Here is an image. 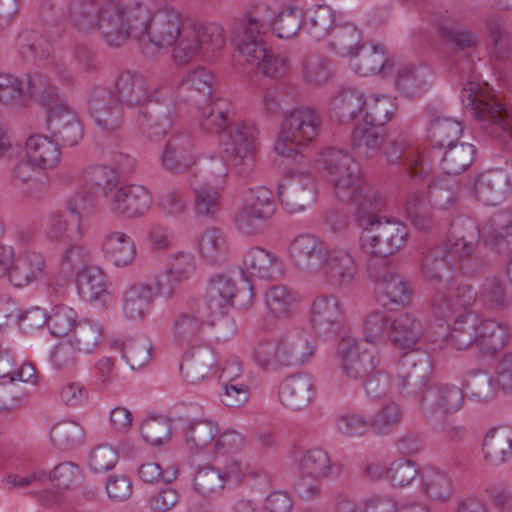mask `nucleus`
<instances>
[{"label":"nucleus","instance_id":"obj_1","mask_svg":"<svg viewBox=\"0 0 512 512\" xmlns=\"http://www.w3.org/2000/svg\"><path fill=\"white\" fill-rule=\"evenodd\" d=\"M68 16L75 29L97 31L112 47H120L131 38L173 50L190 25L174 6L165 5L152 14L142 3L122 0H71Z\"/></svg>","mask_w":512,"mask_h":512},{"label":"nucleus","instance_id":"obj_2","mask_svg":"<svg viewBox=\"0 0 512 512\" xmlns=\"http://www.w3.org/2000/svg\"><path fill=\"white\" fill-rule=\"evenodd\" d=\"M316 164L332 188L333 197L354 206V218L363 230L362 249L377 265L405 246L408 229L395 219L382 220L383 201L379 192L363 177L360 165L346 150L328 147L319 152Z\"/></svg>","mask_w":512,"mask_h":512},{"label":"nucleus","instance_id":"obj_3","mask_svg":"<svg viewBox=\"0 0 512 512\" xmlns=\"http://www.w3.org/2000/svg\"><path fill=\"white\" fill-rule=\"evenodd\" d=\"M316 346L303 330L285 333L279 340L263 338L255 342L251 356L262 369L303 365L314 355Z\"/></svg>","mask_w":512,"mask_h":512},{"label":"nucleus","instance_id":"obj_4","mask_svg":"<svg viewBox=\"0 0 512 512\" xmlns=\"http://www.w3.org/2000/svg\"><path fill=\"white\" fill-rule=\"evenodd\" d=\"M227 174L225 162L220 158H211L189 178L197 216L211 219L219 213Z\"/></svg>","mask_w":512,"mask_h":512},{"label":"nucleus","instance_id":"obj_5","mask_svg":"<svg viewBox=\"0 0 512 512\" xmlns=\"http://www.w3.org/2000/svg\"><path fill=\"white\" fill-rule=\"evenodd\" d=\"M320 127L321 116L315 109L303 106L288 111L275 141L276 153L287 158L298 156L303 159L297 148L313 141Z\"/></svg>","mask_w":512,"mask_h":512},{"label":"nucleus","instance_id":"obj_6","mask_svg":"<svg viewBox=\"0 0 512 512\" xmlns=\"http://www.w3.org/2000/svg\"><path fill=\"white\" fill-rule=\"evenodd\" d=\"M480 229L470 218H459L449 230L450 249L454 269L464 276L474 277L483 271L485 259L478 249Z\"/></svg>","mask_w":512,"mask_h":512},{"label":"nucleus","instance_id":"obj_7","mask_svg":"<svg viewBox=\"0 0 512 512\" xmlns=\"http://www.w3.org/2000/svg\"><path fill=\"white\" fill-rule=\"evenodd\" d=\"M224 46L225 34L221 26L215 23L193 24L184 31L171 57L177 65H186L196 56L212 60Z\"/></svg>","mask_w":512,"mask_h":512},{"label":"nucleus","instance_id":"obj_8","mask_svg":"<svg viewBox=\"0 0 512 512\" xmlns=\"http://www.w3.org/2000/svg\"><path fill=\"white\" fill-rule=\"evenodd\" d=\"M276 211L273 192L265 186L249 188L241 208L235 213V228L244 235H258Z\"/></svg>","mask_w":512,"mask_h":512},{"label":"nucleus","instance_id":"obj_9","mask_svg":"<svg viewBox=\"0 0 512 512\" xmlns=\"http://www.w3.org/2000/svg\"><path fill=\"white\" fill-rule=\"evenodd\" d=\"M337 365L349 381H361L381 363L376 346L359 338H343L337 348Z\"/></svg>","mask_w":512,"mask_h":512},{"label":"nucleus","instance_id":"obj_10","mask_svg":"<svg viewBox=\"0 0 512 512\" xmlns=\"http://www.w3.org/2000/svg\"><path fill=\"white\" fill-rule=\"evenodd\" d=\"M268 28L265 20L250 15L246 18L237 39L234 54L236 68L246 74H255L267 54L262 35Z\"/></svg>","mask_w":512,"mask_h":512},{"label":"nucleus","instance_id":"obj_11","mask_svg":"<svg viewBox=\"0 0 512 512\" xmlns=\"http://www.w3.org/2000/svg\"><path fill=\"white\" fill-rule=\"evenodd\" d=\"M258 130L252 123H231L227 131L220 134L222 146L231 164L239 173H247L254 165Z\"/></svg>","mask_w":512,"mask_h":512},{"label":"nucleus","instance_id":"obj_12","mask_svg":"<svg viewBox=\"0 0 512 512\" xmlns=\"http://www.w3.org/2000/svg\"><path fill=\"white\" fill-rule=\"evenodd\" d=\"M170 90L172 89L164 86L149 89L147 79L142 74L123 71L116 78L113 95L121 107L131 109L142 108L148 103L165 99Z\"/></svg>","mask_w":512,"mask_h":512},{"label":"nucleus","instance_id":"obj_13","mask_svg":"<svg viewBox=\"0 0 512 512\" xmlns=\"http://www.w3.org/2000/svg\"><path fill=\"white\" fill-rule=\"evenodd\" d=\"M429 371V358L424 352L407 351L400 358L392 389L402 396L421 394L427 386Z\"/></svg>","mask_w":512,"mask_h":512},{"label":"nucleus","instance_id":"obj_14","mask_svg":"<svg viewBox=\"0 0 512 512\" xmlns=\"http://www.w3.org/2000/svg\"><path fill=\"white\" fill-rule=\"evenodd\" d=\"M383 155L389 164L402 166L414 179H424L431 172V164L425 158L424 151L407 136L399 135L390 139Z\"/></svg>","mask_w":512,"mask_h":512},{"label":"nucleus","instance_id":"obj_15","mask_svg":"<svg viewBox=\"0 0 512 512\" xmlns=\"http://www.w3.org/2000/svg\"><path fill=\"white\" fill-rule=\"evenodd\" d=\"M369 277L375 282L377 302L386 308L404 305L408 302L410 289L408 283L386 264L377 265L376 260L368 262Z\"/></svg>","mask_w":512,"mask_h":512},{"label":"nucleus","instance_id":"obj_16","mask_svg":"<svg viewBox=\"0 0 512 512\" xmlns=\"http://www.w3.org/2000/svg\"><path fill=\"white\" fill-rule=\"evenodd\" d=\"M178 116V109L172 90L165 99L154 101L137 118L141 134L151 142L160 141L172 129Z\"/></svg>","mask_w":512,"mask_h":512},{"label":"nucleus","instance_id":"obj_17","mask_svg":"<svg viewBox=\"0 0 512 512\" xmlns=\"http://www.w3.org/2000/svg\"><path fill=\"white\" fill-rule=\"evenodd\" d=\"M197 160L198 153L192 136L183 131L171 135L159 153L161 168L174 175L185 173Z\"/></svg>","mask_w":512,"mask_h":512},{"label":"nucleus","instance_id":"obj_18","mask_svg":"<svg viewBox=\"0 0 512 512\" xmlns=\"http://www.w3.org/2000/svg\"><path fill=\"white\" fill-rule=\"evenodd\" d=\"M106 206L116 217L135 219L142 217L152 205L150 191L140 185H120L110 191Z\"/></svg>","mask_w":512,"mask_h":512},{"label":"nucleus","instance_id":"obj_19","mask_svg":"<svg viewBox=\"0 0 512 512\" xmlns=\"http://www.w3.org/2000/svg\"><path fill=\"white\" fill-rule=\"evenodd\" d=\"M326 283L335 289L351 287L358 274V264L354 253L344 247L330 248L321 267Z\"/></svg>","mask_w":512,"mask_h":512},{"label":"nucleus","instance_id":"obj_20","mask_svg":"<svg viewBox=\"0 0 512 512\" xmlns=\"http://www.w3.org/2000/svg\"><path fill=\"white\" fill-rule=\"evenodd\" d=\"M316 189L313 177L307 171L293 172L278 188L282 207L288 213L304 211L315 201Z\"/></svg>","mask_w":512,"mask_h":512},{"label":"nucleus","instance_id":"obj_21","mask_svg":"<svg viewBox=\"0 0 512 512\" xmlns=\"http://www.w3.org/2000/svg\"><path fill=\"white\" fill-rule=\"evenodd\" d=\"M329 249L319 237L300 234L289 245V257L298 270L312 275L320 271Z\"/></svg>","mask_w":512,"mask_h":512},{"label":"nucleus","instance_id":"obj_22","mask_svg":"<svg viewBox=\"0 0 512 512\" xmlns=\"http://www.w3.org/2000/svg\"><path fill=\"white\" fill-rule=\"evenodd\" d=\"M342 316V303L334 294H318L311 302L310 323L315 333L320 337L327 338L337 333Z\"/></svg>","mask_w":512,"mask_h":512},{"label":"nucleus","instance_id":"obj_23","mask_svg":"<svg viewBox=\"0 0 512 512\" xmlns=\"http://www.w3.org/2000/svg\"><path fill=\"white\" fill-rule=\"evenodd\" d=\"M452 290L448 284L437 287L431 298L433 314L442 320H447L453 315L462 314L477 300V293L469 284H459L453 290L454 300L451 298Z\"/></svg>","mask_w":512,"mask_h":512},{"label":"nucleus","instance_id":"obj_24","mask_svg":"<svg viewBox=\"0 0 512 512\" xmlns=\"http://www.w3.org/2000/svg\"><path fill=\"white\" fill-rule=\"evenodd\" d=\"M464 394L453 384L435 386L421 397L420 406L428 421H436L440 416L457 412L463 404Z\"/></svg>","mask_w":512,"mask_h":512},{"label":"nucleus","instance_id":"obj_25","mask_svg":"<svg viewBox=\"0 0 512 512\" xmlns=\"http://www.w3.org/2000/svg\"><path fill=\"white\" fill-rule=\"evenodd\" d=\"M119 106L113 92L108 88L96 86L91 90L89 113L101 130L114 132L121 127L122 114Z\"/></svg>","mask_w":512,"mask_h":512},{"label":"nucleus","instance_id":"obj_26","mask_svg":"<svg viewBox=\"0 0 512 512\" xmlns=\"http://www.w3.org/2000/svg\"><path fill=\"white\" fill-rule=\"evenodd\" d=\"M195 268L196 263L193 254L184 251L171 254L166 269L163 272L165 280L156 278V293L167 299L172 298L179 285L192 276Z\"/></svg>","mask_w":512,"mask_h":512},{"label":"nucleus","instance_id":"obj_27","mask_svg":"<svg viewBox=\"0 0 512 512\" xmlns=\"http://www.w3.org/2000/svg\"><path fill=\"white\" fill-rule=\"evenodd\" d=\"M99 249L103 258L117 268H126L136 260L137 247L134 239L121 230H108L101 236Z\"/></svg>","mask_w":512,"mask_h":512},{"label":"nucleus","instance_id":"obj_28","mask_svg":"<svg viewBox=\"0 0 512 512\" xmlns=\"http://www.w3.org/2000/svg\"><path fill=\"white\" fill-rule=\"evenodd\" d=\"M419 480L420 493L433 503H447L455 493L454 479L443 468L426 465L419 470Z\"/></svg>","mask_w":512,"mask_h":512},{"label":"nucleus","instance_id":"obj_29","mask_svg":"<svg viewBox=\"0 0 512 512\" xmlns=\"http://www.w3.org/2000/svg\"><path fill=\"white\" fill-rule=\"evenodd\" d=\"M315 384L308 374H296L284 379L279 385V402L287 409L301 411L313 401Z\"/></svg>","mask_w":512,"mask_h":512},{"label":"nucleus","instance_id":"obj_30","mask_svg":"<svg viewBox=\"0 0 512 512\" xmlns=\"http://www.w3.org/2000/svg\"><path fill=\"white\" fill-rule=\"evenodd\" d=\"M220 471L225 484H247L260 491H266L271 484L267 471L241 459H229Z\"/></svg>","mask_w":512,"mask_h":512},{"label":"nucleus","instance_id":"obj_31","mask_svg":"<svg viewBox=\"0 0 512 512\" xmlns=\"http://www.w3.org/2000/svg\"><path fill=\"white\" fill-rule=\"evenodd\" d=\"M452 251L450 249L449 238L433 248L429 249L423 257L422 273L424 277L439 284H449L452 280L451 272L454 269L452 260Z\"/></svg>","mask_w":512,"mask_h":512},{"label":"nucleus","instance_id":"obj_32","mask_svg":"<svg viewBox=\"0 0 512 512\" xmlns=\"http://www.w3.org/2000/svg\"><path fill=\"white\" fill-rule=\"evenodd\" d=\"M45 269L46 259L42 253L24 250L14 256L9 270V281L16 287H24L40 279Z\"/></svg>","mask_w":512,"mask_h":512},{"label":"nucleus","instance_id":"obj_33","mask_svg":"<svg viewBox=\"0 0 512 512\" xmlns=\"http://www.w3.org/2000/svg\"><path fill=\"white\" fill-rule=\"evenodd\" d=\"M205 324V317L196 300L182 308L174 317L172 337L178 344L190 343L198 339Z\"/></svg>","mask_w":512,"mask_h":512},{"label":"nucleus","instance_id":"obj_34","mask_svg":"<svg viewBox=\"0 0 512 512\" xmlns=\"http://www.w3.org/2000/svg\"><path fill=\"white\" fill-rule=\"evenodd\" d=\"M243 275L272 280L281 275V262L277 254L261 247L248 249L243 256Z\"/></svg>","mask_w":512,"mask_h":512},{"label":"nucleus","instance_id":"obj_35","mask_svg":"<svg viewBox=\"0 0 512 512\" xmlns=\"http://www.w3.org/2000/svg\"><path fill=\"white\" fill-rule=\"evenodd\" d=\"M236 296L235 282L225 274H217L210 278L206 289L205 303L209 317L222 316L233 305Z\"/></svg>","mask_w":512,"mask_h":512},{"label":"nucleus","instance_id":"obj_36","mask_svg":"<svg viewBox=\"0 0 512 512\" xmlns=\"http://www.w3.org/2000/svg\"><path fill=\"white\" fill-rule=\"evenodd\" d=\"M215 365L214 352L208 347L198 346L185 353L180 370L186 381L195 384L208 378Z\"/></svg>","mask_w":512,"mask_h":512},{"label":"nucleus","instance_id":"obj_37","mask_svg":"<svg viewBox=\"0 0 512 512\" xmlns=\"http://www.w3.org/2000/svg\"><path fill=\"white\" fill-rule=\"evenodd\" d=\"M424 333L420 319L411 313H401L393 318L389 341L399 350L415 351L413 347Z\"/></svg>","mask_w":512,"mask_h":512},{"label":"nucleus","instance_id":"obj_38","mask_svg":"<svg viewBox=\"0 0 512 512\" xmlns=\"http://www.w3.org/2000/svg\"><path fill=\"white\" fill-rule=\"evenodd\" d=\"M152 285L138 281L131 284L122 297L124 315L130 320H141L150 310L155 293Z\"/></svg>","mask_w":512,"mask_h":512},{"label":"nucleus","instance_id":"obj_39","mask_svg":"<svg viewBox=\"0 0 512 512\" xmlns=\"http://www.w3.org/2000/svg\"><path fill=\"white\" fill-rule=\"evenodd\" d=\"M508 176L499 170H490L477 177L474 194L485 205L501 203L508 192Z\"/></svg>","mask_w":512,"mask_h":512},{"label":"nucleus","instance_id":"obj_40","mask_svg":"<svg viewBox=\"0 0 512 512\" xmlns=\"http://www.w3.org/2000/svg\"><path fill=\"white\" fill-rule=\"evenodd\" d=\"M385 131L375 125L358 124L351 136V147L359 158L372 159L382 150Z\"/></svg>","mask_w":512,"mask_h":512},{"label":"nucleus","instance_id":"obj_41","mask_svg":"<svg viewBox=\"0 0 512 512\" xmlns=\"http://www.w3.org/2000/svg\"><path fill=\"white\" fill-rule=\"evenodd\" d=\"M482 449L484 459L490 465L500 466L506 463L512 455V429H491L484 437Z\"/></svg>","mask_w":512,"mask_h":512},{"label":"nucleus","instance_id":"obj_42","mask_svg":"<svg viewBox=\"0 0 512 512\" xmlns=\"http://www.w3.org/2000/svg\"><path fill=\"white\" fill-rule=\"evenodd\" d=\"M366 96L356 88H343L332 100V117L348 124L365 111Z\"/></svg>","mask_w":512,"mask_h":512},{"label":"nucleus","instance_id":"obj_43","mask_svg":"<svg viewBox=\"0 0 512 512\" xmlns=\"http://www.w3.org/2000/svg\"><path fill=\"white\" fill-rule=\"evenodd\" d=\"M25 157L43 170L51 169L60 161V149L49 137L33 134L26 140Z\"/></svg>","mask_w":512,"mask_h":512},{"label":"nucleus","instance_id":"obj_44","mask_svg":"<svg viewBox=\"0 0 512 512\" xmlns=\"http://www.w3.org/2000/svg\"><path fill=\"white\" fill-rule=\"evenodd\" d=\"M350 58V67L361 76H371L378 72L387 74L393 66L385 59L384 50L379 45H362Z\"/></svg>","mask_w":512,"mask_h":512},{"label":"nucleus","instance_id":"obj_45","mask_svg":"<svg viewBox=\"0 0 512 512\" xmlns=\"http://www.w3.org/2000/svg\"><path fill=\"white\" fill-rule=\"evenodd\" d=\"M217 433L218 424L210 419H186L182 427L184 443L191 451H200L211 445Z\"/></svg>","mask_w":512,"mask_h":512},{"label":"nucleus","instance_id":"obj_46","mask_svg":"<svg viewBox=\"0 0 512 512\" xmlns=\"http://www.w3.org/2000/svg\"><path fill=\"white\" fill-rule=\"evenodd\" d=\"M197 248L205 262L210 264L223 262L229 253L228 237L222 229L208 227L199 235Z\"/></svg>","mask_w":512,"mask_h":512},{"label":"nucleus","instance_id":"obj_47","mask_svg":"<svg viewBox=\"0 0 512 512\" xmlns=\"http://www.w3.org/2000/svg\"><path fill=\"white\" fill-rule=\"evenodd\" d=\"M476 149L473 144L461 142L454 144L440 152V168L450 176H456L465 172L473 163Z\"/></svg>","mask_w":512,"mask_h":512},{"label":"nucleus","instance_id":"obj_48","mask_svg":"<svg viewBox=\"0 0 512 512\" xmlns=\"http://www.w3.org/2000/svg\"><path fill=\"white\" fill-rule=\"evenodd\" d=\"M463 132L462 124L450 117H435L428 129V138L435 149L440 152L454 144H459V137Z\"/></svg>","mask_w":512,"mask_h":512},{"label":"nucleus","instance_id":"obj_49","mask_svg":"<svg viewBox=\"0 0 512 512\" xmlns=\"http://www.w3.org/2000/svg\"><path fill=\"white\" fill-rule=\"evenodd\" d=\"M483 237L487 245L498 252H505L512 246V224L507 212L495 213L483 228Z\"/></svg>","mask_w":512,"mask_h":512},{"label":"nucleus","instance_id":"obj_50","mask_svg":"<svg viewBox=\"0 0 512 512\" xmlns=\"http://www.w3.org/2000/svg\"><path fill=\"white\" fill-rule=\"evenodd\" d=\"M430 72L413 64H402L398 67L395 79L397 90L406 97L420 95L428 85Z\"/></svg>","mask_w":512,"mask_h":512},{"label":"nucleus","instance_id":"obj_51","mask_svg":"<svg viewBox=\"0 0 512 512\" xmlns=\"http://www.w3.org/2000/svg\"><path fill=\"white\" fill-rule=\"evenodd\" d=\"M233 108L230 102L224 99H217L205 107L202 111L200 119V128L207 133H214L218 135L227 131L231 125V116Z\"/></svg>","mask_w":512,"mask_h":512},{"label":"nucleus","instance_id":"obj_52","mask_svg":"<svg viewBox=\"0 0 512 512\" xmlns=\"http://www.w3.org/2000/svg\"><path fill=\"white\" fill-rule=\"evenodd\" d=\"M462 385L467 394L477 402L493 400L498 389H501L497 383V377L494 379L481 369L469 370L462 381Z\"/></svg>","mask_w":512,"mask_h":512},{"label":"nucleus","instance_id":"obj_53","mask_svg":"<svg viewBox=\"0 0 512 512\" xmlns=\"http://www.w3.org/2000/svg\"><path fill=\"white\" fill-rule=\"evenodd\" d=\"M332 467L331 458L325 450L315 448L306 451L299 462V469L303 476L302 481L299 483V489L305 485V478L313 480L327 478L332 471Z\"/></svg>","mask_w":512,"mask_h":512},{"label":"nucleus","instance_id":"obj_54","mask_svg":"<svg viewBox=\"0 0 512 512\" xmlns=\"http://www.w3.org/2000/svg\"><path fill=\"white\" fill-rule=\"evenodd\" d=\"M297 293L285 285L269 288L265 294V304L270 315L276 318H288L296 311Z\"/></svg>","mask_w":512,"mask_h":512},{"label":"nucleus","instance_id":"obj_55","mask_svg":"<svg viewBox=\"0 0 512 512\" xmlns=\"http://www.w3.org/2000/svg\"><path fill=\"white\" fill-rule=\"evenodd\" d=\"M18 53L29 62H45L52 55V45L36 31H24L18 37Z\"/></svg>","mask_w":512,"mask_h":512},{"label":"nucleus","instance_id":"obj_56","mask_svg":"<svg viewBox=\"0 0 512 512\" xmlns=\"http://www.w3.org/2000/svg\"><path fill=\"white\" fill-rule=\"evenodd\" d=\"M112 349L118 350L131 369H139L147 364L151 356L152 345L148 338L139 336L125 341L115 340Z\"/></svg>","mask_w":512,"mask_h":512},{"label":"nucleus","instance_id":"obj_57","mask_svg":"<svg viewBox=\"0 0 512 512\" xmlns=\"http://www.w3.org/2000/svg\"><path fill=\"white\" fill-rule=\"evenodd\" d=\"M68 340L79 353L91 354L99 347L103 340L102 326L91 320L79 321Z\"/></svg>","mask_w":512,"mask_h":512},{"label":"nucleus","instance_id":"obj_58","mask_svg":"<svg viewBox=\"0 0 512 512\" xmlns=\"http://www.w3.org/2000/svg\"><path fill=\"white\" fill-rule=\"evenodd\" d=\"M477 327V315L471 312H464L456 318L448 341L457 350L467 349L474 343L478 345Z\"/></svg>","mask_w":512,"mask_h":512},{"label":"nucleus","instance_id":"obj_59","mask_svg":"<svg viewBox=\"0 0 512 512\" xmlns=\"http://www.w3.org/2000/svg\"><path fill=\"white\" fill-rule=\"evenodd\" d=\"M330 48L340 56H353L363 45L357 27L350 23L335 25L330 33Z\"/></svg>","mask_w":512,"mask_h":512},{"label":"nucleus","instance_id":"obj_60","mask_svg":"<svg viewBox=\"0 0 512 512\" xmlns=\"http://www.w3.org/2000/svg\"><path fill=\"white\" fill-rule=\"evenodd\" d=\"M459 185L453 177H439L429 185L430 204L439 210L453 209L458 201Z\"/></svg>","mask_w":512,"mask_h":512},{"label":"nucleus","instance_id":"obj_61","mask_svg":"<svg viewBox=\"0 0 512 512\" xmlns=\"http://www.w3.org/2000/svg\"><path fill=\"white\" fill-rule=\"evenodd\" d=\"M395 99L387 95H370L366 97L365 111L363 115L364 123L384 126L397 112Z\"/></svg>","mask_w":512,"mask_h":512},{"label":"nucleus","instance_id":"obj_62","mask_svg":"<svg viewBox=\"0 0 512 512\" xmlns=\"http://www.w3.org/2000/svg\"><path fill=\"white\" fill-rule=\"evenodd\" d=\"M25 106L21 77L0 71V108L17 112Z\"/></svg>","mask_w":512,"mask_h":512},{"label":"nucleus","instance_id":"obj_63","mask_svg":"<svg viewBox=\"0 0 512 512\" xmlns=\"http://www.w3.org/2000/svg\"><path fill=\"white\" fill-rule=\"evenodd\" d=\"M478 346L484 348L489 353H495L502 349L509 339V329L507 325L489 319L485 321L478 320Z\"/></svg>","mask_w":512,"mask_h":512},{"label":"nucleus","instance_id":"obj_64","mask_svg":"<svg viewBox=\"0 0 512 512\" xmlns=\"http://www.w3.org/2000/svg\"><path fill=\"white\" fill-rule=\"evenodd\" d=\"M105 273L102 269L88 266L78 272L77 285L81 297L95 301L106 292Z\"/></svg>","mask_w":512,"mask_h":512}]
</instances>
